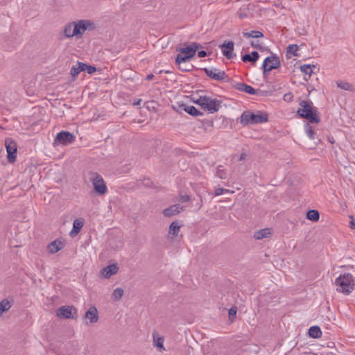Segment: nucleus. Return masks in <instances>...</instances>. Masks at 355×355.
<instances>
[{"instance_id":"nucleus-1","label":"nucleus","mask_w":355,"mask_h":355,"mask_svg":"<svg viewBox=\"0 0 355 355\" xmlns=\"http://www.w3.org/2000/svg\"><path fill=\"white\" fill-rule=\"evenodd\" d=\"M300 107L297 111V115L302 118L309 121L311 123H319L320 117L316 107L313 106L311 101H301L300 102Z\"/></svg>"},{"instance_id":"nucleus-2","label":"nucleus","mask_w":355,"mask_h":355,"mask_svg":"<svg viewBox=\"0 0 355 355\" xmlns=\"http://www.w3.org/2000/svg\"><path fill=\"white\" fill-rule=\"evenodd\" d=\"M268 121V114L266 112L258 110L253 112L250 110L244 111L240 116V123L243 126L261 124Z\"/></svg>"},{"instance_id":"nucleus-3","label":"nucleus","mask_w":355,"mask_h":355,"mask_svg":"<svg viewBox=\"0 0 355 355\" xmlns=\"http://www.w3.org/2000/svg\"><path fill=\"white\" fill-rule=\"evenodd\" d=\"M335 284L338 292L349 295L355 288V279L351 273L345 272L336 279Z\"/></svg>"},{"instance_id":"nucleus-4","label":"nucleus","mask_w":355,"mask_h":355,"mask_svg":"<svg viewBox=\"0 0 355 355\" xmlns=\"http://www.w3.org/2000/svg\"><path fill=\"white\" fill-rule=\"evenodd\" d=\"M281 66L279 58L276 54L268 56L263 60L261 69L263 76H266L272 70L278 69Z\"/></svg>"},{"instance_id":"nucleus-5","label":"nucleus","mask_w":355,"mask_h":355,"mask_svg":"<svg viewBox=\"0 0 355 355\" xmlns=\"http://www.w3.org/2000/svg\"><path fill=\"white\" fill-rule=\"evenodd\" d=\"M76 37L81 38L86 31H94L96 25L94 21L89 19H80L75 21Z\"/></svg>"},{"instance_id":"nucleus-6","label":"nucleus","mask_w":355,"mask_h":355,"mask_svg":"<svg viewBox=\"0 0 355 355\" xmlns=\"http://www.w3.org/2000/svg\"><path fill=\"white\" fill-rule=\"evenodd\" d=\"M76 139V136L69 132L62 130L56 135V137L53 141V146L61 144L62 146H67L72 144Z\"/></svg>"},{"instance_id":"nucleus-7","label":"nucleus","mask_w":355,"mask_h":355,"mask_svg":"<svg viewBox=\"0 0 355 355\" xmlns=\"http://www.w3.org/2000/svg\"><path fill=\"white\" fill-rule=\"evenodd\" d=\"M5 146L7 151V159L9 163H14L16 161L17 146L16 142L10 137L5 139Z\"/></svg>"},{"instance_id":"nucleus-8","label":"nucleus","mask_w":355,"mask_h":355,"mask_svg":"<svg viewBox=\"0 0 355 355\" xmlns=\"http://www.w3.org/2000/svg\"><path fill=\"white\" fill-rule=\"evenodd\" d=\"M91 181L93 184L94 191L98 195H104L107 192V189L106 184L101 175L97 173H93Z\"/></svg>"},{"instance_id":"nucleus-9","label":"nucleus","mask_w":355,"mask_h":355,"mask_svg":"<svg viewBox=\"0 0 355 355\" xmlns=\"http://www.w3.org/2000/svg\"><path fill=\"white\" fill-rule=\"evenodd\" d=\"M77 313V309L73 306H62L57 309L56 316L60 319H73Z\"/></svg>"},{"instance_id":"nucleus-10","label":"nucleus","mask_w":355,"mask_h":355,"mask_svg":"<svg viewBox=\"0 0 355 355\" xmlns=\"http://www.w3.org/2000/svg\"><path fill=\"white\" fill-rule=\"evenodd\" d=\"M222 101L217 98H211L206 96V100L204 102L202 109L208 111L211 114L218 112L221 107Z\"/></svg>"},{"instance_id":"nucleus-11","label":"nucleus","mask_w":355,"mask_h":355,"mask_svg":"<svg viewBox=\"0 0 355 355\" xmlns=\"http://www.w3.org/2000/svg\"><path fill=\"white\" fill-rule=\"evenodd\" d=\"M233 87L236 90L243 92L251 95L263 96L266 93L265 91L259 89H254L252 86L244 83H237Z\"/></svg>"},{"instance_id":"nucleus-12","label":"nucleus","mask_w":355,"mask_h":355,"mask_svg":"<svg viewBox=\"0 0 355 355\" xmlns=\"http://www.w3.org/2000/svg\"><path fill=\"white\" fill-rule=\"evenodd\" d=\"M202 48V46L200 44L197 42H191L186 47L177 48L176 51L184 55H188L192 59L196 55V51Z\"/></svg>"},{"instance_id":"nucleus-13","label":"nucleus","mask_w":355,"mask_h":355,"mask_svg":"<svg viewBox=\"0 0 355 355\" xmlns=\"http://www.w3.org/2000/svg\"><path fill=\"white\" fill-rule=\"evenodd\" d=\"M202 70L208 77L215 80H223L227 78L226 73L224 71L219 70L218 69L214 68L209 69L205 67L203 68Z\"/></svg>"},{"instance_id":"nucleus-14","label":"nucleus","mask_w":355,"mask_h":355,"mask_svg":"<svg viewBox=\"0 0 355 355\" xmlns=\"http://www.w3.org/2000/svg\"><path fill=\"white\" fill-rule=\"evenodd\" d=\"M223 55L228 60H231L236 55L233 54L234 48V43L232 41H225L224 43L219 46Z\"/></svg>"},{"instance_id":"nucleus-15","label":"nucleus","mask_w":355,"mask_h":355,"mask_svg":"<svg viewBox=\"0 0 355 355\" xmlns=\"http://www.w3.org/2000/svg\"><path fill=\"white\" fill-rule=\"evenodd\" d=\"M119 271V267L116 263L110 264L101 269L100 275L105 279L110 278L112 275H115Z\"/></svg>"},{"instance_id":"nucleus-16","label":"nucleus","mask_w":355,"mask_h":355,"mask_svg":"<svg viewBox=\"0 0 355 355\" xmlns=\"http://www.w3.org/2000/svg\"><path fill=\"white\" fill-rule=\"evenodd\" d=\"M85 318L89 320L90 323H96L98 320V313L94 306H92L85 313Z\"/></svg>"},{"instance_id":"nucleus-17","label":"nucleus","mask_w":355,"mask_h":355,"mask_svg":"<svg viewBox=\"0 0 355 355\" xmlns=\"http://www.w3.org/2000/svg\"><path fill=\"white\" fill-rule=\"evenodd\" d=\"M64 247V243L59 239L51 242L48 245L50 253L54 254L62 250Z\"/></svg>"},{"instance_id":"nucleus-18","label":"nucleus","mask_w":355,"mask_h":355,"mask_svg":"<svg viewBox=\"0 0 355 355\" xmlns=\"http://www.w3.org/2000/svg\"><path fill=\"white\" fill-rule=\"evenodd\" d=\"M75 21H71L67 24L64 28L63 33L64 37L67 38H71L76 35L75 32Z\"/></svg>"},{"instance_id":"nucleus-19","label":"nucleus","mask_w":355,"mask_h":355,"mask_svg":"<svg viewBox=\"0 0 355 355\" xmlns=\"http://www.w3.org/2000/svg\"><path fill=\"white\" fill-rule=\"evenodd\" d=\"M272 233V230L271 228H263L257 231L254 233V237L257 240H261L270 236Z\"/></svg>"},{"instance_id":"nucleus-20","label":"nucleus","mask_w":355,"mask_h":355,"mask_svg":"<svg viewBox=\"0 0 355 355\" xmlns=\"http://www.w3.org/2000/svg\"><path fill=\"white\" fill-rule=\"evenodd\" d=\"M179 205H173L168 208L163 210L162 213L166 217H171L178 214L180 211L179 210Z\"/></svg>"},{"instance_id":"nucleus-21","label":"nucleus","mask_w":355,"mask_h":355,"mask_svg":"<svg viewBox=\"0 0 355 355\" xmlns=\"http://www.w3.org/2000/svg\"><path fill=\"white\" fill-rule=\"evenodd\" d=\"M153 337L154 346L159 349L160 351H164L165 348L164 346V337L159 336L156 332L153 333Z\"/></svg>"},{"instance_id":"nucleus-22","label":"nucleus","mask_w":355,"mask_h":355,"mask_svg":"<svg viewBox=\"0 0 355 355\" xmlns=\"http://www.w3.org/2000/svg\"><path fill=\"white\" fill-rule=\"evenodd\" d=\"M83 221L81 219H75L73 223V229L70 232V236H73L78 234L83 227Z\"/></svg>"},{"instance_id":"nucleus-23","label":"nucleus","mask_w":355,"mask_h":355,"mask_svg":"<svg viewBox=\"0 0 355 355\" xmlns=\"http://www.w3.org/2000/svg\"><path fill=\"white\" fill-rule=\"evenodd\" d=\"M182 225L179 224V222L175 220L171 223L168 229V236L172 235L173 237H175L178 235L180 229Z\"/></svg>"},{"instance_id":"nucleus-24","label":"nucleus","mask_w":355,"mask_h":355,"mask_svg":"<svg viewBox=\"0 0 355 355\" xmlns=\"http://www.w3.org/2000/svg\"><path fill=\"white\" fill-rule=\"evenodd\" d=\"M309 336L312 338H320L322 336V331L318 326H312L309 329Z\"/></svg>"},{"instance_id":"nucleus-25","label":"nucleus","mask_w":355,"mask_h":355,"mask_svg":"<svg viewBox=\"0 0 355 355\" xmlns=\"http://www.w3.org/2000/svg\"><path fill=\"white\" fill-rule=\"evenodd\" d=\"M13 303V300H9L7 298L2 300L0 302V315L6 311H8Z\"/></svg>"},{"instance_id":"nucleus-26","label":"nucleus","mask_w":355,"mask_h":355,"mask_svg":"<svg viewBox=\"0 0 355 355\" xmlns=\"http://www.w3.org/2000/svg\"><path fill=\"white\" fill-rule=\"evenodd\" d=\"M306 218L313 221L317 222L320 218V214L318 210L310 209L306 212Z\"/></svg>"},{"instance_id":"nucleus-27","label":"nucleus","mask_w":355,"mask_h":355,"mask_svg":"<svg viewBox=\"0 0 355 355\" xmlns=\"http://www.w3.org/2000/svg\"><path fill=\"white\" fill-rule=\"evenodd\" d=\"M243 35L245 38H260L263 37V33L259 31H251L250 32H244L243 33Z\"/></svg>"},{"instance_id":"nucleus-28","label":"nucleus","mask_w":355,"mask_h":355,"mask_svg":"<svg viewBox=\"0 0 355 355\" xmlns=\"http://www.w3.org/2000/svg\"><path fill=\"white\" fill-rule=\"evenodd\" d=\"M191 58H189L187 55H184L179 52V53L176 55L175 62V64L180 66L182 64L186 63L187 61L190 60Z\"/></svg>"},{"instance_id":"nucleus-29","label":"nucleus","mask_w":355,"mask_h":355,"mask_svg":"<svg viewBox=\"0 0 355 355\" xmlns=\"http://www.w3.org/2000/svg\"><path fill=\"white\" fill-rule=\"evenodd\" d=\"M336 85L339 88L342 89L343 90L350 91V92L354 90L353 85L347 81L338 80L336 82Z\"/></svg>"},{"instance_id":"nucleus-30","label":"nucleus","mask_w":355,"mask_h":355,"mask_svg":"<svg viewBox=\"0 0 355 355\" xmlns=\"http://www.w3.org/2000/svg\"><path fill=\"white\" fill-rule=\"evenodd\" d=\"M299 47L297 44H289L287 46V53H286V58H291V56L288 55V54H292L294 56H299V55L297 53V51L298 50Z\"/></svg>"},{"instance_id":"nucleus-31","label":"nucleus","mask_w":355,"mask_h":355,"mask_svg":"<svg viewBox=\"0 0 355 355\" xmlns=\"http://www.w3.org/2000/svg\"><path fill=\"white\" fill-rule=\"evenodd\" d=\"M123 288H116V289L114 290L113 293H112V300L114 301H119L123 295Z\"/></svg>"},{"instance_id":"nucleus-32","label":"nucleus","mask_w":355,"mask_h":355,"mask_svg":"<svg viewBox=\"0 0 355 355\" xmlns=\"http://www.w3.org/2000/svg\"><path fill=\"white\" fill-rule=\"evenodd\" d=\"M312 67H315V65H311V64H303L300 66V71L304 73L306 75H309V76H311L313 73V69Z\"/></svg>"},{"instance_id":"nucleus-33","label":"nucleus","mask_w":355,"mask_h":355,"mask_svg":"<svg viewBox=\"0 0 355 355\" xmlns=\"http://www.w3.org/2000/svg\"><path fill=\"white\" fill-rule=\"evenodd\" d=\"M304 128H305L306 133L307 136L309 137V139H315V135L316 133H315V130H313V128L309 125V123H305Z\"/></svg>"},{"instance_id":"nucleus-34","label":"nucleus","mask_w":355,"mask_h":355,"mask_svg":"<svg viewBox=\"0 0 355 355\" xmlns=\"http://www.w3.org/2000/svg\"><path fill=\"white\" fill-rule=\"evenodd\" d=\"M237 310V307L236 306H233L228 311L229 320L232 322H234L236 318Z\"/></svg>"},{"instance_id":"nucleus-35","label":"nucleus","mask_w":355,"mask_h":355,"mask_svg":"<svg viewBox=\"0 0 355 355\" xmlns=\"http://www.w3.org/2000/svg\"><path fill=\"white\" fill-rule=\"evenodd\" d=\"M188 114L192 116H202L203 113L193 105L189 106Z\"/></svg>"},{"instance_id":"nucleus-36","label":"nucleus","mask_w":355,"mask_h":355,"mask_svg":"<svg viewBox=\"0 0 355 355\" xmlns=\"http://www.w3.org/2000/svg\"><path fill=\"white\" fill-rule=\"evenodd\" d=\"M234 193V191H231L229 189H224V188H220V187L216 188L215 191H214V194L216 196L222 195L223 193Z\"/></svg>"},{"instance_id":"nucleus-37","label":"nucleus","mask_w":355,"mask_h":355,"mask_svg":"<svg viewBox=\"0 0 355 355\" xmlns=\"http://www.w3.org/2000/svg\"><path fill=\"white\" fill-rule=\"evenodd\" d=\"M221 166L217 168L216 176L220 179L224 180L227 178L226 172L225 170L220 168Z\"/></svg>"},{"instance_id":"nucleus-38","label":"nucleus","mask_w":355,"mask_h":355,"mask_svg":"<svg viewBox=\"0 0 355 355\" xmlns=\"http://www.w3.org/2000/svg\"><path fill=\"white\" fill-rule=\"evenodd\" d=\"M241 60L243 62H251L252 64H254L255 62H254V59L252 58V56L251 55V54H249V53H245L244 55H242L241 57Z\"/></svg>"},{"instance_id":"nucleus-39","label":"nucleus","mask_w":355,"mask_h":355,"mask_svg":"<svg viewBox=\"0 0 355 355\" xmlns=\"http://www.w3.org/2000/svg\"><path fill=\"white\" fill-rule=\"evenodd\" d=\"M80 73V72L79 71L78 67H76L75 65L72 66V67L71 68V70H70V74L73 80L76 78V77L78 76V75Z\"/></svg>"},{"instance_id":"nucleus-40","label":"nucleus","mask_w":355,"mask_h":355,"mask_svg":"<svg viewBox=\"0 0 355 355\" xmlns=\"http://www.w3.org/2000/svg\"><path fill=\"white\" fill-rule=\"evenodd\" d=\"M206 100V96H200L198 99L195 100L193 99V101L194 103L200 105L201 108L202 109L204 102Z\"/></svg>"},{"instance_id":"nucleus-41","label":"nucleus","mask_w":355,"mask_h":355,"mask_svg":"<svg viewBox=\"0 0 355 355\" xmlns=\"http://www.w3.org/2000/svg\"><path fill=\"white\" fill-rule=\"evenodd\" d=\"M179 69L182 71H192V69H193V64H188L187 66L185 65H180L179 66Z\"/></svg>"},{"instance_id":"nucleus-42","label":"nucleus","mask_w":355,"mask_h":355,"mask_svg":"<svg viewBox=\"0 0 355 355\" xmlns=\"http://www.w3.org/2000/svg\"><path fill=\"white\" fill-rule=\"evenodd\" d=\"M77 64L80 72L87 71V64L78 61Z\"/></svg>"},{"instance_id":"nucleus-43","label":"nucleus","mask_w":355,"mask_h":355,"mask_svg":"<svg viewBox=\"0 0 355 355\" xmlns=\"http://www.w3.org/2000/svg\"><path fill=\"white\" fill-rule=\"evenodd\" d=\"M250 45L257 49H259L260 51H262L263 49V47L259 43V42H254L252 41L250 42Z\"/></svg>"},{"instance_id":"nucleus-44","label":"nucleus","mask_w":355,"mask_h":355,"mask_svg":"<svg viewBox=\"0 0 355 355\" xmlns=\"http://www.w3.org/2000/svg\"><path fill=\"white\" fill-rule=\"evenodd\" d=\"M97 71V68L93 65H88L87 67V72L89 74H92Z\"/></svg>"},{"instance_id":"nucleus-45","label":"nucleus","mask_w":355,"mask_h":355,"mask_svg":"<svg viewBox=\"0 0 355 355\" xmlns=\"http://www.w3.org/2000/svg\"><path fill=\"white\" fill-rule=\"evenodd\" d=\"M293 95L292 94V93L289 92V93L285 94L284 95L283 99L285 101L291 102L293 101Z\"/></svg>"},{"instance_id":"nucleus-46","label":"nucleus","mask_w":355,"mask_h":355,"mask_svg":"<svg viewBox=\"0 0 355 355\" xmlns=\"http://www.w3.org/2000/svg\"><path fill=\"white\" fill-rule=\"evenodd\" d=\"M180 200L182 202H187L190 200V196L189 195H181Z\"/></svg>"},{"instance_id":"nucleus-47","label":"nucleus","mask_w":355,"mask_h":355,"mask_svg":"<svg viewBox=\"0 0 355 355\" xmlns=\"http://www.w3.org/2000/svg\"><path fill=\"white\" fill-rule=\"evenodd\" d=\"M251 55L252 56V58L254 59V62H257L258 59L259 58V54L257 51H252L251 53Z\"/></svg>"},{"instance_id":"nucleus-48","label":"nucleus","mask_w":355,"mask_h":355,"mask_svg":"<svg viewBox=\"0 0 355 355\" xmlns=\"http://www.w3.org/2000/svg\"><path fill=\"white\" fill-rule=\"evenodd\" d=\"M207 55V51H204V50H201V51H198V56L199 58H205Z\"/></svg>"},{"instance_id":"nucleus-49","label":"nucleus","mask_w":355,"mask_h":355,"mask_svg":"<svg viewBox=\"0 0 355 355\" xmlns=\"http://www.w3.org/2000/svg\"><path fill=\"white\" fill-rule=\"evenodd\" d=\"M189 106L190 105H187V104H184V103H181L180 104V107H182V110L184 112H186L187 113H188L189 112Z\"/></svg>"},{"instance_id":"nucleus-50","label":"nucleus","mask_w":355,"mask_h":355,"mask_svg":"<svg viewBox=\"0 0 355 355\" xmlns=\"http://www.w3.org/2000/svg\"><path fill=\"white\" fill-rule=\"evenodd\" d=\"M180 104L181 103H178L177 105H173V109L178 113H182V107H180Z\"/></svg>"},{"instance_id":"nucleus-51","label":"nucleus","mask_w":355,"mask_h":355,"mask_svg":"<svg viewBox=\"0 0 355 355\" xmlns=\"http://www.w3.org/2000/svg\"><path fill=\"white\" fill-rule=\"evenodd\" d=\"M153 78H154V75L153 73H150L146 76V80L150 81L153 79Z\"/></svg>"},{"instance_id":"nucleus-52","label":"nucleus","mask_w":355,"mask_h":355,"mask_svg":"<svg viewBox=\"0 0 355 355\" xmlns=\"http://www.w3.org/2000/svg\"><path fill=\"white\" fill-rule=\"evenodd\" d=\"M141 103V99H137V100H135L133 103H132V105H135V106H137V105H139Z\"/></svg>"},{"instance_id":"nucleus-53","label":"nucleus","mask_w":355,"mask_h":355,"mask_svg":"<svg viewBox=\"0 0 355 355\" xmlns=\"http://www.w3.org/2000/svg\"><path fill=\"white\" fill-rule=\"evenodd\" d=\"M245 157H246L245 153H242L240 155V157H239V161L244 160V159H245Z\"/></svg>"},{"instance_id":"nucleus-54","label":"nucleus","mask_w":355,"mask_h":355,"mask_svg":"<svg viewBox=\"0 0 355 355\" xmlns=\"http://www.w3.org/2000/svg\"><path fill=\"white\" fill-rule=\"evenodd\" d=\"M349 226H350V227L352 229H354L355 230V221H354V220L350 221V225Z\"/></svg>"},{"instance_id":"nucleus-55","label":"nucleus","mask_w":355,"mask_h":355,"mask_svg":"<svg viewBox=\"0 0 355 355\" xmlns=\"http://www.w3.org/2000/svg\"><path fill=\"white\" fill-rule=\"evenodd\" d=\"M329 142H330V143H331V144H334V138H333V137H331V138L329 137Z\"/></svg>"},{"instance_id":"nucleus-56","label":"nucleus","mask_w":355,"mask_h":355,"mask_svg":"<svg viewBox=\"0 0 355 355\" xmlns=\"http://www.w3.org/2000/svg\"><path fill=\"white\" fill-rule=\"evenodd\" d=\"M164 73H170V71H168V70H167V71H164Z\"/></svg>"}]
</instances>
